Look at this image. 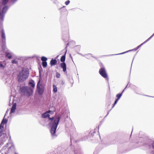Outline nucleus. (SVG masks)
<instances>
[{
    "label": "nucleus",
    "mask_w": 154,
    "mask_h": 154,
    "mask_svg": "<svg viewBox=\"0 0 154 154\" xmlns=\"http://www.w3.org/2000/svg\"><path fill=\"white\" fill-rule=\"evenodd\" d=\"M50 115L48 112L43 113L42 115V116L43 118H48L49 120L51 121L50 125H51V129L50 132L52 137L56 136L55 134L56 130L60 120L59 117H57L56 118L50 117Z\"/></svg>",
    "instance_id": "f257e3e1"
},
{
    "label": "nucleus",
    "mask_w": 154,
    "mask_h": 154,
    "mask_svg": "<svg viewBox=\"0 0 154 154\" xmlns=\"http://www.w3.org/2000/svg\"><path fill=\"white\" fill-rule=\"evenodd\" d=\"M29 72L25 69H23L21 71L17 76L18 81L20 82L24 81L28 77Z\"/></svg>",
    "instance_id": "f03ea898"
},
{
    "label": "nucleus",
    "mask_w": 154,
    "mask_h": 154,
    "mask_svg": "<svg viewBox=\"0 0 154 154\" xmlns=\"http://www.w3.org/2000/svg\"><path fill=\"white\" fill-rule=\"evenodd\" d=\"M21 91L22 94L28 97L30 96L33 92V90L31 88L26 86L22 87Z\"/></svg>",
    "instance_id": "7ed1b4c3"
},
{
    "label": "nucleus",
    "mask_w": 154,
    "mask_h": 154,
    "mask_svg": "<svg viewBox=\"0 0 154 154\" xmlns=\"http://www.w3.org/2000/svg\"><path fill=\"white\" fill-rule=\"evenodd\" d=\"M11 145V146L8 148H7V146H6L2 148L1 151L2 154H8L12 152H15V149L14 146L12 144Z\"/></svg>",
    "instance_id": "20e7f679"
},
{
    "label": "nucleus",
    "mask_w": 154,
    "mask_h": 154,
    "mask_svg": "<svg viewBox=\"0 0 154 154\" xmlns=\"http://www.w3.org/2000/svg\"><path fill=\"white\" fill-rule=\"evenodd\" d=\"M40 80H39L37 84V89L38 93L40 95H42L44 91V88L42 85H40Z\"/></svg>",
    "instance_id": "39448f33"
},
{
    "label": "nucleus",
    "mask_w": 154,
    "mask_h": 154,
    "mask_svg": "<svg viewBox=\"0 0 154 154\" xmlns=\"http://www.w3.org/2000/svg\"><path fill=\"white\" fill-rule=\"evenodd\" d=\"M100 74L104 78L106 79L107 81H108L109 78L108 77L107 74L106 70L104 68H100L99 71Z\"/></svg>",
    "instance_id": "423d86ee"
},
{
    "label": "nucleus",
    "mask_w": 154,
    "mask_h": 154,
    "mask_svg": "<svg viewBox=\"0 0 154 154\" xmlns=\"http://www.w3.org/2000/svg\"><path fill=\"white\" fill-rule=\"evenodd\" d=\"M0 143H3V142H5L7 139V137L6 134H2L1 132L0 133Z\"/></svg>",
    "instance_id": "0eeeda50"
},
{
    "label": "nucleus",
    "mask_w": 154,
    "mask_h": 154,
    "mask_svg": "<svg viewBox=\"0 0 154 154\" xmlns=\"http://www.w3.org/2000/svg\"><path fill=\"white\" fill-rule=\"evenodd\" d=\"M61 67L63 69V71L65 72L66 71V64L64 62L61 63L60 64Z\"/></svg>",
    "instance_id": "6e6552de"
},
{
    "label": "nucleus",
    "mask_w": 154,
    "mask_h": 154,
    "mask_svg": "<svg viewBox=\"0 0 154 154\" xmlns=\"http://www.w3.org/2000/svg\"><path fill=\"white\" fill-rule=\"evenodd\" d=\"M16 107V103H15L13 105L12 108L11 109V113H14L15 112Z\"/></svg>",
    "instance_id": "1a4fd4ad"
},
{
    "label": "nucleus",
    "mask_w": 154,
    "mask_h": 154,
    "mask_svg": "<svg viewBox=\"0 0 154 154\" xmlns=\"http://www.w3.org/2000/svg\"><path fill=\"white\" fill-rule=\"evenodd\" d=\"M57 61L56 59H52L50 61V64L51 66L54 65L56 64Z\"/></svg>",
    "instance_id": "9d476101"
},
{
    "label": "nucleus",
    "mask_w": 154,
    "mask_h": 154,
    "mask_svg": "<svg viewBox=\"0 0 154 154\" xmlns=\"http://www.w3.org/2000/svg\"><path fill=\"white\" fill-rule=\"evenodd\" d=\"M66 51L65 52V54L61 58L60 61L61 62H64L65 60L66 54Z\"/></svg>",
    "instance_id": "9b49d317"
},
{
    "label": "nucleus",
    "mask_w": 154,
    "mask_h": 154,
    "mask_svg": "<svg viewBox=\"0 0 154 154\" xmlns=\"http://www.w3.org/2000/svg\"><path fill=\"white\" fill-rule=\"evenodd\" d=\"M12 54L11 53H7L6 54V56L8 58L11 59L12 57Z\"/></svg>",
    "instance_id": "f8f14e48"
},
{
    "label": "nucleus",
    "mask_w": 154,
    "mask_h": 154,
    "mask_svg": "<svg viewBox=\"0 0 154 154\" xmlns=\"http://www.w3.org/2000/svg\"><path fill=\"white\" fill-rule=\"evenodd\" d=\"M53 92H54V93H55L57 92V88L56 87V85H53Z\"/></svg>",
    "instance_id": "ddd939ff"
},
{
    "label": "nucleus",
    "mask_w": 154,
    "mask_h": 154,
    "mask_svg": "<svg viewBox=\"0 0 154 154\" xmlns=\"http://www.w3.org/2000/svg\"><path fill=\"white\" fill-rule=\"evenodd\" d=\"M122 94H119L116 95V97L117 98V99L119 100L122 96Z\"/></svg>",
    "instance_id": "4468645a"
},
{
    "label": "nucleus",
    "mask_w": 154,
    "mask_h": 154,
    "mask_svg": "<svg viewBox=\"0 0 154 154\" xmlns=\"http://www.w3.org/2000/svg\"><path fill=\"white\" fill-rule=\"evenodd\" d=\"M47 62H42V65L43 67L45 68L47 66Z\"/></svg>",
    "instance_id": "2eb2a0df"
},
{
    "label": "nucleus",
    "mask_w": 154,
    "mask_h": 154,
    "mask_svg": "<svg viewBox=\"0 0 154 154\" xmlns=\"http://www.w3.org/2000/svg\"><path fill=\"white\" fill-rule=\"evenodd\" d=\"M47 60V58L43 56L41 57V60L43 62H46V61Z\"/></svg>",
    "instance_id": "dca6fc26"
},
{
    "label": "nucleus",
    "mask_w": 154,
    "mask_h": 154,
    "mask_svg": "<svg viewBox=\"0 0 154 154\" xmlns=\"http://www.w3.org/2000/svg\"><path fill=\"white\" fill-rule=\"evenodd\" d=\"M5 63H0V67L1 68H2L3 69L5 67Z\"/></svg>",
    "instance_id": "f3484780"
},
{
    "label": "nucleus",
    "mask_w": 154,
    "mask_h": 154,
    "mask_svg": "<svg viewBox=\"0 0 154 154\" xmlns=\"http://www.w3.org/2000/svg\"><path fill=\"white\" fill-rule=\"evenodd\" d=\"M9 0H2V4L4 5H6L7 3Z\"/></svg>",
    "instance_id": "a211bd4d"
},
{
    "label": "nucleus",
    "mask_w": 154,
    "mask_h": 154,
    "mask_svg": "<svg viewBox=\"0 0 154 154\" xmlns=\"http://www.w3.org/2000/svg\"><path fill=\"white\" fill-rule=\"evenodd\" d=\"M119 100H118L117 99H116V100L115 101V102H114V103L113 104V106L112 107V109H110V111L112 109V108H113V107H114V106L116 104V103H117V102H118V101Z\"/></svg>",
    "instance_id": "6ab92c4d"
},
{
    "label": "nucleus",
    "mask_w": 154,
    "mask_h": 154,
    "mask_svg": "<svg viewBox=\"0 0 154 154\" xmlns=\"http://www.w3.org/2000/svg\"><path fill=\"white\" fill-rule=\"evenodd\" d=\"M29 84L30 85H31V86L32 87V88H34V87H35V85L34 83H33L31 82H29Z\"/></svg>",
    "instance_id": "aec40b11"
},
{
    "label": "nucleus",
    "mask_w": 154,
    "mask_h": 154,
    "mask_svg": "<svg viewBox=\"0 0 154 154\" xmlns=\"http://www.w3.org/2000/svg\"><path fill=\"white\" fill-rule=\"evenodd\" d=\"M132 50H129V51H126V52H124L123 53H120V54H124L125 53H126V52H128V51H131ZM118 54H112V55H117Z\"/></svg>",
    "instance_id": "412c9836"
},
{
    "label": "nucleus",
    "mask_w": 154,
    "mask_h": 154,
    "mask_svg": "<svg viewBox=\"0 0 154 154\" xmlns=\"http://www.w3.org/2000/svg\"><path fill=\"white\" fill-rule=\"evenodd\" d=\"M154 35V33L149 38L147 39L146 40V42H147Z\"/></svg>",
    "instance_id": "4be33fe9"
},
{
    "label": "nucleus",
    "mask_w": 154,
    "mask_h": 154,
    "mask_svg": "<svg viewBox=\"0 0 154 154\" xmlns=\"http://www.w3.org/2000/svg\"><path fill=\"white\" fill-rule=\"evenodd\" d=\"M60 74L57 72L56 73V77L57 78H59L60 77Z\"/></svg>",
    "instance_id": "5701e85b"
},
{
    "label": "nucleus",
    "mask_w": 154,
    "mask_h": 154,
    "mask_svg": "<svg viewBox=\"0 0 154 154\" xmlns=\"http://www.w3.org/2000/svg\"><path fill=\"white\" fill-rule=\"evenodd\" d=\"M70 3V1L68 0L65 2V4L66 5H68Z\"/></svg>",
    "instance_id": "b1692460"
},
{
    "label": "nucleus",
    "mask_w": 154,
    "mask_h": 154,
    "mask_svg": "<svg viewBox=\"0 0 154 154\" xmlns=\"http://www.w3.org/2000/svg\"><path fill=\"white\" fill-rule=\"evenodd\" d=\"M146 42V41L144 42H143V43H142V44H141L140 45H139L138 46V47H141L142 45H143V44L144 43H146V42Z\"/></svg>",
    "instance_id": "393cba45"
},
{
    "label": "nucleus",
    "mask_w": 154,
    "mask_h": 154,
    "mask_svg": "<svg viewBox=\"0 0 154 154\" xmlns=\"http://www.w3.org/2000/svg\"><path fill=\"white\" fill-rule=\"evenodd\" d=\"M12 63H16V61H15V60H13L12 61Z\"/></svg>",
    "instance_id": "a878e982"
},
{
    "label": "nucleus",
    "mask_w": 154,
    "mask_h": 154,
    "mask_svg": "<svg viewBox=\"0 0 154 154\" xmlns=\"http://www.w3.org/2000/svg\"><path fill=\"white\" fill-rule=\"evenodd\" d=\"M152 147L154 149V142H153L152 143Z\"/></svg>",
    "instance_id": "bb28decb"
},
{
    "label": "nucleus",
    "mask_w": 154,
    "mask_h": 154,
    "mask_svg": "<svg viewBox=\"0 0 154 154\" xmlns=\"http://www.w3.org/2000/svg\"><path fill=\"white\" fill-rule=\"evenodd\" d=\"M127 86H128V85H127L125 87V89H124L123 91H122V93H121V94H122V93H123L124 92V91L125 90V88H126L127 87Z\"/></svg>",
    "instance_id": "cd10ccee"
},
{
    "label": "nucleus",
    "mask_w": 154,
    "mask_h": 154,
    "mask_svg": "<svg viewBox=\"0 0 154 154\" xmlns=\"http://www.w3.org/2000/svg\"><path fill=\"white\" fill-rule=\"evenodd\" d=\"M139 48V47H138V46L136 48V49H137L138 48Z\"/></svg>",
    "instance_id": "c85d7f7f"
},
{
    "label": "nucleus",
    "mask_w": 154,
    "mask_h": 154,
    "mask_svg": "<svg viewBox=\"0 0 154 154\" xmlns=\"http://www.w3.org/2000/svg\"><path fill=\"white\" fill-rule=\"evenodd\" d=\"M17 0H12L13 2H15Z\"/></svg>",
    "instance_id": "c756f323"
},
{
    "label": "nucleus",
    "mask_w": 154,
    "mask_h": 154,
    "mask_svg": "<svg viewBox=\"0 0 154 154\" xmlns=\"http://www.w3.org/2000/svg\"><path fill=\"white\" fill-rule=\"evenodd\" d=\"M7 113H8V112H7V111H6V113H5V116H6V114H7Z\"/></svg>",
    "instance_id": "7c9ffc66"
},
{
    "label": "nucleus",
    "mask_w": 154,
    "mask_h": 154,
    "mask_svg": "<svg viewBox=\"0 0 154 154\" xmlns=\"http://www.w3.org/2000/svg\"><path fill=\"white\" fill-rule=\"evenodd\" d=\"M109 111L108 112V113H107V115L106 116H105V117L106 116H107V115L109 114Z\"/></svg>",
    "instance_id": "2f4dec72"
},
{
    "label": "nucleus",
    "mask_w": 154,
    "mask_h": 154,
    "mask_svg": "<svg viewBox=\"0 0 154 154\" xmlns=\"http://www.w3.org/2000/svg\"><path fill=\"white\" fill-rule=\"evenodd\" d=\"M15 154H18V153H16V152H15Z\"/></svg>",
    "instance_id": "473e14b6"
},
{
    "label": "nucleus",
    "mask_w": 154,
    "mask_h": 154,
    "mask_svg": "<svg viewBox=\"0 0 154 154\" xmlns=\"http://www.w3.org/2000/svg\"><path fill=\"white\" fill-rule=\"evenodd\" d=\"M92 57H94V58H95V59H96V58H96V57H94L92 56Z\"/></svg>",
    "instance_id": "72a5a7b5"
},
{
    "label": "nucleus",
    "mask_w": 154,
    "mask_h": 154,
    "mask_svg": "<svg viewBox=\"0 0 154 154\" xmlns=\"http://www.w3.org/2000/svg\"><path fill=\"white\" fill-rule=\"evenodd\" d=\"M134 50H137V49H136V48H134Z\"/></svg>",
    "instance_id": "f704fd0d"
},
{
    "label": "nucleus",
    "mask_w": 154,
    "mask_h": 154,
    "mask_svg": "<svg viewBox=\"0 0 154 154\" xmlns=\"http://www.w3.org/2000/svg\"><path fill=\"white\" fill-rule=\"evenodd\" d=\"M8 143H7V145H8Z\"/></svg>",
    "instance_id": "c9c22d12"
},
{
    "label": "nucleus",
    "mask_w": 154,
    "mask_h": 154,
    "mask_svg": "<svg viewBox=\"0 0 154 154\" xmlns=\"http://www.w3.org/2000/svg\"><path fill=\"white\" fill-rule=\"evenodd\" d=\"M89 54L91 55V54Z\"/></svg>",
    "instance_id": "e433bc0d"
},
{
    "label": "nucleus",
    "mask_w": 154,
    "mask_h": 154,
    "mask_svg": "<svg viewBox=\"0 0 154 154\" xmlns=\"http://www.w3.org/2000/svg\"><path fill=\"white\" fill-rule=\"evenodd\" d=\"M153 154H154V153H153Z\"/></svg>",
    "instance_id": "4c0bfd02"
}]
</instances>
